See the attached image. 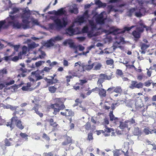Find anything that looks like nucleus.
Returning a JSON list of instances; mask_svg holds the SVG:
<instances>
[{
    "label": "nucleus",
    "instance_id": "nucleus-8",
    "mask_svg": "<svg viewBox=\"0 0 156 156\" xmlns=\"http://www.w3.org/2000/svg\"><path fill=\"white\" fill-rule=\"evenodd\" d=\"M135 26H132L129 27H125L124 28V30H122L120 29L116 28L115 27H111L108 30L109 33L113 34H114L116 35L118 34H123L125 31H129L132 28L134 27Z\"/></svg>",
    "mask_w": 156,
    "mask_h": 156
},
{
    "label": "nucleus",
    "instance_id": "nucleus-4",
    "mask_svg": "<svg viewBox=\"0 0 156 156\" xmlns=\"http://www.w3.org/2000/svg\"><path fill=\"white\" fill-rule=\"evenodd\" d=\"M64 100L62 98H56L55 101L56 103L51 105V108L54 109L53 114L56 115L60 110L63 109L65 106L63 104Z\"/></svg>",
    "mask_w": 156,
    "mask_h": 156
},
{
    "label": "nucleus",
    "instance_id": "nucleus-50",
    "mask_svg": "<svg viewBox=\"0 0 156 156\" xmlns=\"http://www.w3.org/2000/svg\"><path fill=\"white\" fill-rule=\"evenodd\" d=\"M55 80V82H53L52 80L49 79H47L46 80L47 82L49 83L50 84H52L55 83L57 82L58 80Z\"/></svg>",
    "mask_w": 156,
    "mask_h": 156
},
{
    "label": "nucleus",
    "instance_id": "nucleus-20",
    "mask_svg": "<svg viewBox=\"0 0 156 156\" xmlns=\"http://www.w3.org/2000/svg\"><path fill=\"white\" fill-rule=\"evenodd\" d=\"M94 65V64H93V63L91 64H89L86 66L83 65V71L85 70H91L93 68Z\"/></svg>",
    "mask_w": 156,
    "mask_h": 156
},
{
    "label": "nucleus",
    "instance_id": "nucleus-24",
    "mask_svg": "<svg viewBox=\"0 0 156 156\" xmlns=\"http://www.w3.org/2000/svg\"><path fill=\"white\" fill-rule=\"evenodd\" d=\"M95 4L97 5H98L99 7H105L106 6V4L105 3H102L99 0H95Z\"/></svg>",
    "mask_w": 156,
    "mask_h": 156
},
{
    "label": "nucleus",
    "instance_id": "nucleus-53",
    "mask_svg": "<svg viewBox=\"0 0 156 156\" xmlns=\"http://www.w3.org/2000/svg\"><path fill=\"white\" fill-rule=\"evenodd\" d=\"M27 51V47L24 46L22 48V54L23 55L26 54Z\"/></svg>",
    "mask_w": 156,
    "mask_h": 156
},
{
    "label": "nucleus",
    "instance_id": "nucleus-54",
    "mask_svg": "<svg viewBox=\"0 0 156 156\" xmlns=\"http://www.w3.org/2000/svg\"><path fill=\"white\" fill-rule=\"evenodd\" d=\"M42 137L47 141H48L50 140L49 137L45 133H43Z\"/></svg>",
    "mask_w": 156,
    "mask_h": 156
},
{
    "label": "nucleus",
    "instance_id": "nucleus-13",
    "mask_svg": "<svg viewBox=\"0 0 156 156\" xmlns=\"http://www.w3.org/2000/svg\"><path fill=\"white\" fill-rule=\"evenodd\" d=\"M107 15L106 13L103 12L98 15L96 18V21L98 24H102L104 23V20L106 19Z\"/></svg>",
    "mask_w": 156,
    "mask_h": 156
},
{
    "label": "nucleus",
    "instance_id": "nucleus-52",
    "mask_svg": "<svg viewBox=\"0 0 156 156\" xmlns=\"http://www.w3.org/2000/svg\"><path fill=\"white\" fill-rule=\"evenodd\" d=\"M7 73V72L6 69H3L0 70V75H1L6 74Z\"/></svg>",
    "mask_w": 156,
    "mask_h": 156
},
{
    "label": "nucleus",
    "instance_id": "nucleus-1",
    "mask_svg": "<svg viewBox=\"0 0 156 156\" xmlns=\"http://www.w3.org/2000/svg\"><path fill=\"white\" fill-rule=\"evenodd\" d=\"M89 18L87 11L84 13L83 16H78L73 22L72 26L70 27L66 31V33L70 36L76 34L80 33V30L78 27L74 28V26L80 25L81 23L86 21Z\"/></svg>",
    "mask_w": 156,
    "mask_h": 156
},
{
    "label": "nucleus",
    "instance_id": "nucleus-17",
    "mask_svg": "<svg viewBox=\"0 0 156 156\" xmlns=\"http://www.w3.org/2000/svg\"><path fill=\"white\" fill-rule=\"evenodd\" d=\"M123 5H122L119 6L118 9H114L113 7L111 5L109 6L108 8L109 9H110V11H113L115 12H122L124 10L123 8Z\"/></svg>",
    "mask_w": 156,
    "mask_h": 156
},
{
    "label": "nucleus",
    "instance_id": "nucleus-7",
    "mask_svg": "<svg viewBox=\"0 0 156 156\" xmlns=\"http://www.w3.org/2000/svg\"><path fill=\"white\" fill-rule=\"evenodd\" d=\"M57 29H59L65 27L67 24L68 19L66 17H63L61 19L57 18L54 20Z\"/></svg>",
    "mask_w": 156,
    "mask_h": 156
},
{
    "label": "nucleus",
    "instance_id": "nucleus-5",
    "mask_svg": "<svg viewBox=\"0 0 156 156\" xmlns=\"http://www.w3.org/2000/svg\"><path fill=\"white\" fill-rule=\"evenodd\" d=\"M145 10L143 8L140 7V8H133L130 9L127 12L128 15L131 16L133 14L135 15L137 17H140L143 16Z\"/></svg>",
    "mask_w": 156,
    "mask_h": 156
},
{
    "label": "nucleus",
    "instance_id": "nucleus-27",
    "mask_svg": "<svg viewBox=\"0 0 156 156\" xmlns=\"http://www.w3.org/2000/svg\"><path fill=\"white\" fill-rule=\"evenodd\" d=\"M100 77L102 79L110 80L112 79L111 76H107L105 74H101L100 75Z\"/></svg>",
    "mask_w": 156,
    "mask_h": 156
},
{
    "label": "nucleus",
    "instance_id": "nucleus-21",
    "mask_svg": "<svg viewBox=\"0 0 156 156\" xmlns=\"http://www.w3.org/2000/svg\"><path fill=\"white\" fill-rule=\"evenodd\" d=\"M56 15H62L65 14L66 13V11L64 10V9L62 8L56 11Z\"/></svg>",
    "mask_w": 156,
    "mask_h": 156
},
{
    "label": "nucleus",
    "instance_id": "nucleus-38",
    "mask_svg": "<svg viewBox=\"0 0 156 156\" xmlns=\"http://www.w3.org/2000/svg\"><path fill=\"white\" fill-rule=\"evenodd\" d=\"M109 116L111 121L116 120L117 119V118L115 117L113 114V112H111L109 113Z\"/></svg>",
    "mask_w": 156,
    "mask_h": 156
},
{
    "label": "nucleus",
    "instance_id": "nucleus-42",
    "mask_svg": "<svg viewBox=\"0 0 156 156\" xmlns=\"http://www.w3.org/2000/svg\"><path fill=\"white\" fill-rule=\"evenodd\" d=\"M106 63L107 65H109L110 66L113 65L114 61L112 59H110L106 61Z\"/></svg>",
    "mask_w": 156,
    "mask_h": 156
},
{
    "label": "nucleus",
    "instance_id": "nucleus-10",
    "mask_svg": "<svg viewBox=\"0 0 156 156\" xmlns=\"http://www.w3.org/2000/svg\"><path fill=\"white\" fill-rule=\"evenodd\" d=\"M139 24L141 26L140 27H137L136 30L133 32L132 34L136 38H139L140 37V34L143 31V28H146L147 30H148L147 28L145 26L142 21L139 22Z\"/></svg>",
    "mask_w": 156,
    "mask_h": 156
},
{
    "label": "nucleus",
    "instance_id": "nucleus-25",
    "mask_svg": "<svg viewBox=\"0 0 156 156\" xmlns=\"http://www.w3.org/2000/svg\"><path fill=\"white\" fill-rule=\"evenodd\" d=\"M144 132L146 135H148L149 133L152 134L154 133L156 134V129L152 130L151 131H150L147 128H145L144 130Z\"/></svg>",
    "mask_w": 156,
    "mask_h": 156
},
{
    "label": "nucleus",
    "instance_id": "nucleus-45",
    "mask_svg": "<svg viewBox=\"0 0 156 156\" xmlns=\"http://www.w3.org/2000/svg\"><path fill=\"white\" fill-rule=\"evenodd\" d=\"M8 45L9 46L12 47H13L14 48V50L16 51H18V49H19V45H13L10 43H9Z\"/></svg>",
    "mask_w": 156,
    "mask_h": 156
},
{
    "label": "nucleus",
    "instance_id": "nucleus-28",
    "mask_svg": "<svg viewBox=\"0 0 156 156\" xmlns=\"http://www.w3.org/2000/svg\"><path fill=\"white\" fill-rule=\"evenodd\" d=\"M34 72L35 73V77L36 79V81L41 79L43 78V76L44 75V74L42 73L43 76H41L40 75L39 73H38L37 71Z\"/></svg>",
    "mask_w": 156,
    "mask_h": 156
},
{
    "label": "nucleus",
    "instance_id": "nucleus-6",
    "mask_svg": "<svg viewBox=\"0 0 156 156\" xmlns=\"http://www.w3.org/2000/svg\"><path fill=\"white\" fill-rule=\"evenodd\" d=\"M24 110H22L20 111V112H17L16 111L15 112H14L13 114L14 116L11 119V122H6L5 124L7 126H9V127L11 128V130H12L14 127V124L15 123L16 124L17 122L19 120L18 119V118L16 116H15V115L17 113H18L20 114V116H22V117H23L25 116L26 115L25 113H24L23 112L22 113H21V111H24Z\"/></svg>",
    "mask_w": 156,
    "mask_h": 156
},
{
    "label": "nucleus",
    "instance_id": "nucleus-61",
    "mask_svg": "<svg viewBox=\"0 0 156 156\" xmlns=\"http://www.w3.org/2000/svg\"><path fill=\"white\" fill-rule=\"evenodd\" d=\"M6 3L7 4H8L9 6V7L7 8L6 9H8L9 8H10L12 5V3L11 2V1L9 0H7L6 1Z\"/></svg>",
    "mask_w": 156,
    "mask_h": 156
},
{
    "label": "nucleus",
    "instance_id": "nucleus-12",
    "mask_svg": "<svg viewBox=\"0 0 156 156\" xmlns=\"http://www.w3.org/2000/svg\"><path fill=\"white\" fill-rule=\"evenodd\" d=\"M63 37L62 36L58 35L51 38L45 44V45L48 47L53 46L54 43L58 41L62 40Z\"/></svg>",
    "mask_w": 156,
    "mask_h": 156
},
{
    "label": "nucleus",
    "instance_id": "nucleus-58",
    "mask_svg": "<svg viewBox=\"0 0 156 156\" xmlns=\"http://www.w3.org/2000/svg\"><path fill=\"white\" fill-rule=\"evenodd\" d=\"M7 86L6 83H0V89L1 90Z\"/></svg>",
    "mask_w": 156,
    "mask_h": 156
},
{
    "label": "nucleus",
    "instance_id": "nucleus-37",
    "mask_svg": "<svg viewBox=\"0 0 156 156\" xmlns=\"http://www.w3.org/2000/svg\"><path fill=\"white\" fill-rule=\"evenodd\" d=\"M20 135L21 137L25 140H28L27 137L28 135L25 133H21L20 134Z\"/></svg>",
    "mask_w": 156,
    "mask_h": 156
},
{
    "label": "nucleus",
    "instance_id": "nucleus-2",
    "mask_svg": "<svg viewBox=\"0 0 156 156\" xmlns=\"http://www.w3.org/2000/svg\"><path fill=\"white\" fill-rule=\"evenodd\" d=\"M21 17L22 19L23 22L25 24H29L30 22L29 20L30 19V14H33L37 16L38 15L40 17V14L38 12L34 11H30L28 8H26L23 9Z\"/></svg>",
    "mask_w": 156,
    "mask_h": 156
},
{
    "label": "nucleus",
    "instance_id": "nucleus-46",
    "mask_svg": "<svg viewBox=\"0 0 156 156\" xmlns=\"http://www.w3.org/2000/svg\"><path fill=\"white\" fill-rule=\"evenodd\" d=\"M49 91L51 93H54L56 89V88L54 86L50 87L48 88Z\"/></svg>",
    "mask_w": 156,
    "mask_h": 156
},
{
    "label": "nucleus",
    "instance_id": "nucleus-40",
    "mask_svg": "<svg viewBox=\"0 0 156 156\" xmlns=\"http://www.w3.org/2000/svg\"><path fill=\"white\" fill-rule=\"evenodd\" d=\"M68 44L69 45L70 47L71 48H75V46L74 45V43L72 40L69 39Z\"/></svg>",
    "mask_w": 156,
    "mask_h": 156
},
{
    "label": "nucleus",
    "instance_id": "nucleus-60",
    "mask_svg": "<svg viewBox=\"0 0 156 156\" xmlns=\"http://www.w3.org/2000/svg\"><path fill=\"white\" fill-rule=\"evenodd\" d=\"M31 20L33 23H34V24L37 25H39L38 22L37 20L35 19H34L33 18H31Z\"/></svg>",
    "mask_w": 156,
    "mask_h": 156
},
{
    "label": "nucleus",
    "instance_id": "nucleus-31",
    "mask_svg": "<svg viewBox=\"0 0 156 156\" xmlns=\"http://www.w3.org/2000/svg\"><path fill=\"white\" fill-rule=\"evenodd\" d=\"M35 72H32L31 73V75L29 76L28 77V79L31 81H36L35 78Z\"/></svg>",
    "mask_w": 156,
    "mask_h": 156
},
{
    "label": "nucleus",
    "instance_id": "nucleus-43",
    "mask_svg": "<svg viewBox=\"0 0 156 156\" xmlns=\"http://www.w3.org/2000/svg\"><path fill=\"white\" fill-rule=\"evenodd\" d=\"M144 78L146 79L147 77L143 73H142L141 74L138 75L137 77V79L139 80H141L143 78Z\"/></svg>",
    "mask_w": 156,
    "mask_h": 156
},
{
    "label": "nucleus",
    "instance_id": "nucleus-48",
    "mask_svg": "<svg viewBox=\"0 0 156 156\" xmlns=\"http://www.w3.org/2000/svg\"><path fill=\"white\" fill-rule=\"evenodd\" d=\"M151 80H149L145 82L144 83V85L146 87H148L150 86L151 83Z\"/></svg>",
    "mask_w": 156,
    "mask_h": 156
},
{
    "label": "nucleus",
    "instance_id": "nucleus-44",
    "mask_svg": "<svg viewBox=\"0 0 156 156\" xmlns=\"http://www.w3.org/2000/svg\"><path fill=\"white\" fill-rule=\"evenodd\" d=\"M37 106L36 108L35 107H33L32 108V110H34L36 113L38 115L41 117H42L43 115V114L37 111Z\"/></svg>",
    "mask_w": 156,
    "mask_h": 156
},
{
    "label": "nucleus",
    "instance_id": "nucleus-23",
    "mask_svg": "<svg viewBox=\"0 0 156 156\" xmlns=\"http://www.w3.org/2000/svg\"><path fill=\"white\" fill-rule=\"evenodd\" d=\"M150 44H145L144 43H141L140 44L141 49L142 50H145L149 47Z\"/></svg>",
    "mask_w": 156,
    "mask_h": 156
},
{
    "label": "nucleus",
    "instance_id": "nucleus-11",
    "mask_svg": "<svg viewBox=\"0 0 156 156\" xmlns=\"http://www.w3.org/2000/svg\"><path fill=\"white\" fill-rule=\"evenodd\" d=\"M136 124L135 120L133 118H132L124 122L121 123L119 127L122 129L126 128L127 130H129L130 129V126L132 125H135Z\"/></svg>",
    "mask_w": 156,
    "mask_h": 156
},
{
    "label": "nucleus",
    "instance_id": "nucleus-56",
    "mask_svg": "<svg viewBox=\"0 0 156 156\" xmlns=\"http://www.w3.org/2000/svg\"><path fill=\"white\" fill-rule=\"evenodd\" d=\"M143 83L141 82H140L136 84V88H142L143 87Z\"/></svg>",
    "mask_w": 156,
    "mask_h": 156
},
{
    "label": "nucleus",
    "instance_id": "nucleus-34",
    "mask_svg": "<svg viewBox=\"0 0 156 156\" xmlns=\"http://www.w3.org/2000/svg\"><path fill=\"white\" fill-rule=\"evenodd\" d=\"M137 81H132L131 82V84L129 86V87L132 89L136 88V85L137 83Z\"/></svg>",
    "mask_w": 156,
    "mask_h": 156
},
{
    "label": "nucleus",
    "instance_id": "nucleus-57",
    "mask_svg": "<svg viewBox=\"0 0 156 156\" xmlns=\"http://www.w3.org/2000/svg\"><path fill=\"white\" fill-rule=\"evenodd\" d=\"M66 111L68 114L67 116H71L73 115L74 113L72 111L67 109Z\"/></svg>",
    "mask_w": 156,
    "mask_h": 156
},
{
    "label": "nucleus",
    "instance_id": "nucleus-32",
    "mask_svg": "<svg viewBox=\"0 0 156 156\" xmlns=\"http://www.w3.org/2000/svg\"><path fill=\"white\" fill-rule=\"evenodd\" d=\"M38 44H36L35 43L33 42L28 44V47L29 48H33L37 47Z\"/></svg>",
    "mask_w": 156,
    "mask_h": 156
},
{
    "label": "nucleus",
    "instance_id": "nucleus-59",
    "mask_svg": "<svg viewBox=\"0 0 156 156\" xmlns=\"http://www.w3.org/2000/svg\"><path fill=\"white\" fill-rule=\"evenodd\" d=\"M63 65L65 66H67L69 65L68 62L66 59H64L63 61Z\"/></svg>",
    "mask_w": 156,
    "mask_h": 156
},
{
    "label": "nucleus",
    "instance_id": "nucleus-35",
    "mask_svg": "<svg viewBox=\"0 0 156 156\" xmlns=\"http://www.w3.org/2000/svg\"><path fill=\"white\" fill-rule=\"evenodd\" d=\"M45 63V61H40L36 62L35 63L36 67H38L41 66L43 64Z\"/></svg>",
    "mask_w": 156,
    "mask_h": 156
},
{
    "label": "nucleus",
    "instance_id": "nucleus-22",
    "mask_svg": "<svg viewBox=\"0 0 156 156\" xmlns=\"http://www.w3.org/2000/svg\"><path fill=\"white\" fill-rule=\"evenodd\" d=\"M80 71H78V70L77 71L73 70L71 72L69 71V73L70 74H72V76L73 77L74 76L79 77L80 76Z\"/></svg>",
    "mask_w": 156,
    "mask_h": 156
},
{
    "label": "nucleus",
    "instance_id": "nucleus-26",
    "mask_svg": "<svg viewBox=\"0 0 156 156\" xmlns=\"http://www.w3.org/2000/svg\"><path fill=\"white\" fill-rule=\"evenodd\" d=\"M99 94L101 97H105L106 96V91L104 89H100L99 91Z\"/></svg>",
    "mask_w": 156,
    "mask_h": 156
},
{
    "label": "nucleus",
    "instance_id": "nucleus-41",
    "mask_svg": "<svg viewBox=\"0 0 156 156\" xmlns=\"http://www.w3.org/2000/svg\"><path fill=\"white\" fill-rule=\"evenodd\" d=\"M112 40V38L109 35H108L105 39V41L106 43L110 42Z\"/></svg>",
    "mask_w": 156,
    "mask_h": 156
},
{
    "label": "nucleus",
    "instance_id": "nucleus-14",
    "mask_svg": "<svg viewBox=\"0 0 156 156\" xmlns=\"http://www.w3.org/2000/svg\"><path fill=\"white\" fill-rule=\"evenodd\" d=\"M42 47L37 52H34V53L35 54H37L38 55L36 58H33V59L34 60H36L37 59L39 58V57L41 59H42L44 58V56L45 55V54L44 52L42 51Z\"/></svg>",
    "mask_w": 156,
    "mask_h": 156
},
{
    "label": "nucleus",
    "instance_id": "nucleus-3",
    "mask_svg": "<svg viewBox=\"0 0 156 156\" xmlns=\"http://www.w3.org/2000/svg\"><path fill=\"white\" fill-rule=\"evenodd\" d=\"M89 23L91 26V30H89L88 27L87 26H85L82 29V32L83 33H87L88 36L89 37L96 36L97 35L96 33V32L97 30L100 29V28H97L96 27V25L93 20H89Z\"/></svg>",
    "mask_w": 156,
    "mask_h": 156
},
{
    "label": "nucleus",
    "instance_id": "nucleus-29",
    "mask_svg": "<svg viewBox=\"0 0 156 156\" xmlns=\"http://www.w3.org/2000/svg\"><path fill=\"white\" fill-rule=\"evenodd\" d=\"M31 86V83H27V86L23 87L22 88V89L23 91H30V87Z\"/></svg>",
    "mask_w": 156,
    "mask_h": 156
},
{
    "label": "nucleus",
    "instance_id": "nucleus-19",
    "mask_svg": "<svg viewBox=\"0 0 156 156\" xmlns=\"http://www.w3.org/2000/svg\"><path fill=\"white\" fill-rule=\"evenodd\" d=\"M94 65V69L95 70H100L102 66L101 64L98 62H95L93 63Z\"/></svg>",
    "mask_w": 156,
    "mask_h": 156
},
{
    "label": "nucleus",
    "instance_id": "nucleus-47",
    "mask_svg": "<svg viewBox=\"0 0 156 156\" xmlns=\"http://www.w3.org/2000/svg\"><path fill=\"white\" fill-rule=\"evenodd\" d=\"M51 69V67L49 68L48 67H45L41 71V73L43 74L44 71L49 72Z\"/></svg>",
    "mask_w": 156,
    "mask_h": 156
},
{
    "label": "nucleus",
    "instance_id": "nucleus-62",
    "mask_svg": "<svg viewBox=\"0 0 156 156\" xmlns=\"http://www.w3.org/2000/svg\"><path fill=\"white\" fill-rule=\"evenodd\" d=\"M73 77L72 76H66V81L67 83H69L70 81V79L73 78Z\"/></svg>",
    "mask_w": 156,
    "mask_h": 156
},
{
    "label": "nucleus",
    "instance_id": "nucleus-30",
    "mask_svg": "<svg viewBox=\"0 0 156 156\" xmlns=\"http://www.w3.org/2000/svg\"><path fill=\"white\" fill-rule=\"evenodd\" d=\"M134 134L135 135H139L141 134V132L139 129L138 127H135L133 131Z\"/></svg>",
    "mask_w": 156,
    "mask_h": 156
},
{
    "label": "nucleus",
    "instance_id": "nucleus-9",
    "mask_svg": "<svg viewBox=\"0 0 156 156\" xmlns=\"http://www.w3.org/2000/svg\"><path fill=\"white\" fill-rule=\"evenodd\" d=\"M119 41H116L115 43L112 47H111L110 48H106L104 49V51L106 50H108L109 54L112 53L114 51L115 49L117 48H119L121 49H123V47L122 46L119 45L121 44H123L124 42V40L123 38L122 37H120L119 38Z\"/></svg>",
    "mask_w": 156,
    "mask_h": 156
},
{
    "label": "nucleus",
    "instance_id": "nucleus-49",
    "mask_svg": "<svg viewBox=\"0 0 156 156\" xmlns=\"http://www.w3.org/2000/svg\"><path fill=\"white\" fill-rule=\"evenodd\" d=\"M68 139L69 140V141H65V142H63L62 143V144L63 145H66L68 144H69L71 142L72 140H71V138L70 137H68Z\"/></svg>",
    "mask_w": 156,
    "mask_h": 156
},
{
    "label": "nucleus",
    "instance_id": "nucleus-18",
    "mask_svg": "<svg viewBox=\"0 0 156 156\" xmlns=\"http://www.w3.org/2000/svg\"><path fill=\"white\" fill-rule=\"evenodd\" d=\"M74 67L78 71L80 72L83 71V65L81 64V62H76L75 64Z\"/></svg>",
    "mask_w": 156,
    "mask_h": 156
},
{
    "label": "nucleus",
    "instance_id": "nucleus-16",
    "mask_svg": "<svg viewBox=\"0 0 156 156\" xmlns=\"http://www.w3.org/2000/svg\"><path fill=\"white\" fill-rule=\"evenodd\" d=\"M69 11L72 13L77 14L78 11L76 5L74 4L71 5L69 8Z\"/></svg>",
    "mask_w": 156,
    "mask_h": 156
},
{
    "label": "nucleus",
    "instance_id": "nucleus-55",
    "mask_svg": "<svg viewBox=\"0 0 156 156\" xmlns=\"http://www.w3.org/2000/svg\"><path fill=\"white\" fill-rule=\"evenodd\" d=\"M49 28L51 29H57L56 28V25L54 23H51L49 24Z\"/></svg>",
    "mask_w": 156,
    "mask_h": 156
},
{
    "label": "nucleus",
    "instance_id": "nucleus-64",
    "mask_svg": "<svg viewBox=\"0 0 156 156\" xmlns=\"http://www.w3.org/2000/svg\"><path fill=\"white\" fill-rule=\"evenodd\" d=\"M116 73L117 74L121 76L122 75V72L121 70L120 69H117L116 71Z\"/></svg>",
    "mask_w": 156,
    "mask_h": 156
},
{
    "label": "nucleus",
    "instance_id": "nucleus-39",
    "mask_svg": "<svg viewBox=\"0 0 156 156\" xmlns=\"http://www.w3.org/2000/svg\"><path fill=\"white\" fill-rule=\"evenodd\" d=\"M12 10L9 12L10 14H13L16 13L18 12L19 9L17 8L14 7L12 9Z\"/></svg>",
    "mask_w": 156,
    "mask_h": 156
},
{
    "label": "nucleus",
    "instance_id": "nucleus-33",
    "mask_svg": "<svg viewBox=\"0 0 156 156\" xmlns=\"http://www.w3.org/2000/svg\"><path fill=\"white\" fill-rule=\"evenodd\" d=\"M16 125L17 127L21 129H22L24 128V126L22 125L21 122L20 120H19L17 122Z\"/></svg>",
    "mask_w": 156,
    "mask_h": 156
},
{
    "label": "nucleus",
    "instance_id": "nucleus-63",
    "mask_svg": "<svg viewBox=\"0 0 156 156\" xmlns=\"http://www.w3.org/2000/svg\"><path fill=\"white\" fill-rule=\"evenodd\" d=\"M58 63L55 61L49 64V66L51 67L54 66L58 64Z\"/></svg>",
    "mask_w": 156,
    "mask_h": 156
},
{
    "label": "nucleus",
    "instance_id": "nucleus-15",
    "mask_svg": "<svg viewBox=\"0 0 156 156\" xmlns=\"http://www.w3.org/2000/svg\"><path fill=\"white\" fill-rule=\"evenodd\" d=\"M112 90H113L114 92L117 94H120L122 92L121 88L119 86L110 87L107 90L109 92Z\"/></svg>",
    "mask_w": 156,
    "mask_h": 156
},
{
    "label": "nucleus",
    "instance_id": "nucleus-51",
    "mask_svg": "<svg viewBox=\"0 0 156 156\" xmlns=\"http://www.w3.org/2000/svg\"><path fill=\"white\" fill-rule=\"evenodd\" d=\"M93 139V134L92 133H89L88 134L87 139L88 140L90 141L92 140Z\"/></svg>",
    "mask_w": 156,
    "mask_h": 156
},
{
    "label": "nucleus",
    "instance_id": "nucleus-36",
    "mask_svg": "<svg viewBox=\"0 0 156 156\" xmlns=\"http://www.w3.org/2000/svg\"><path fill=\"white\" fill-rule=\"evenodd\" d=\"M22 54L21 52H20V53H19L18 54V56H15L13 57L12 58V60L13 61H16L18 60L19 59H21L22 58V57L21 56V55Z\"/></svg>",
    "mask_w": 156,
    "mask_h": 156
}]
</instances>
